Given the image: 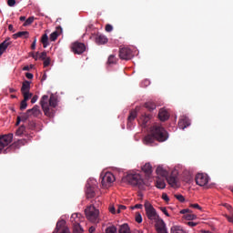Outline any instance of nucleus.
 Returning a JSON list of instances; mask_svg holds the SVG:
<instances>
[{
    "instance_id": "1",
    "label": "nucleus",
    "mask_w": 233,
    "mask_h": 233,
    "mask_svg": "<svg viewBox=\"0 0 233 233\" xmlns=\"http://www.w3.org/2000/svg\"><path fill=\"white\" fill-rule=\"evenodd\" d=\"M168 132L160 125H154L150 127L149 134H147L143 142L146 146H153L156 141L164 143L168 139Z\"/></svg>"
},
{
    "instance_id": "2",
    "label": "nucleus",
    "mask_w": 233,
    "mask_h": 233,
    "mask_svg": "<svg viewBox=\"0 0 233 233\" xmlns=\"http://www.w3.org/2000/svg\"><path fill=\"white\" fill-rule=\"evenodd\" d=\"M145 211L147 218L149 220H153L155 222V228L157 233H168L167 229V225L162 218H160L159 215L157 213L156 208L149 201H146L144 204Z\"/></svg>"
},
{
    "instance_id": "3",
    "label": "nucleus",
    "mask_w": 233,
    "mask_h": 233,
    "mask_svg": "<svg viewBox=\"0 0 233 233\" xmlns=\"http://www.w3.org/2000/svg\"><path fill=\"white\" fill-rule=\"evenodd\" d=\"M40 105L44 114L47 116V117H54L56 113L54 108L57 106V98L54 94H51L50 98L47 95H44L40 100Z\"/></svg>"
},
{
    "instance_id": "4",
    "label": "nucleus",
    "mask_w": 233,
    "mask_h": 233,
    "mask_svg": "<svg viewBox=\"0 0 233 233\" xmlns=\"http://www.w3.org/2000/svg\"><path fill=\"white\" fill-rule=\"evenodd\" d=\"M126 180L128 184L133 187H137L140 190H144L146 188L145 181L139 174H127Z\"/></svg>"
},
{
    "instance_id": "5",
    "label": "nucleus",
    "mask_w": 233,
    "mask_h": 233,
    "mask_svg": "<svg viewBox=\"0 0 233 233\" xmlns=\"http://www.w3.org/2000/svg\"><path fill=\"white\" fill-rule=\"evenodd\" d=\"M85 213L87 220L95 224L99 223V209L95 207L94 202L86 208Z\"/></svg>"
},
{
    "instance_id": "6",
    "label": "nucleus",
    "mask_w": 233,
    "mask_h": 233,
    "mask_svg": "<svg viewBox=\"0 0 233 233\" xmlns=\"http://www.w3.org/2000/svg\"><path fill=\"white\" fill-rule=\"evenodd\" d=\"M12 139H13L12 134L0 136V154L5 155L11 152V147H8V145L11 144Z\"/></svg>"
},
{
    "instance_id": "7",
    "label": "nucleus",
    "mask_w": 233,
    "mask_h": 233,
    "mask_svg": "<svg viewBox=\"0 0 233 233\" xmlns=\"http://www.w3.org/2000/svg\"><path fill=\"white\" fill-rule=\"evenodd\" d=\"M102 187L108 188L116 181L115 176L111 172H106L104 175H100Z\"/></svg>"
},
{
    "instance_id": "8",
    "label": "nucleus",
    "mask_w": 233,
    "mask_h": 233,
    "mask_svg": "<svg viewBox=\"0 0 233 233\" xmlns=\"http://www.w3.org/2000/svg\"><path fill=\"white\" fill-rule=\"evenodd\" d=\"M196 184L199 187H206L209 182V177L207 174L198 173L196 175Z\"/></svg>"
},
{
    "instance_id": "9",
    "label": "nucleus",
    "mask_w": 233,
    "mask_h": 233,
    "mask_svg": "<svg viewBox=\"0 0 233 233\" xmlns=\"http://www.w3.org/2000/svg\"><path fill=\"white\" fill-rule=\"evenodd\" d=\"M78 216H80V214L74 213V214H72V217H71L74 233H83L84 232L82 226H80L79 222H77V220H76V218H78Z\"/></svg>"
},
{
    "instance_id": "10",
    "label": "nucleus",
    "mask_w": 233,
    "mask_h": 233,
    "mask_svg": "<svg viewBox=\"0 0 233 233\" xmlns=\"http://www.w3.org/2000/svg\"><path fill=\"white\" fill-rule=\"evenodd\" d=\"M71 50L76 55H82L86 50V46L83 43L75 42L71 46Z\"/></svg>"
},
{
    "instance_id": "11",
    "label": "nucleus",
    "mask_w": 233,
    "mask_h": 233,
    "mask_svg": "<svg viewBox=\"0 0 233 233\" xmlns=\"http://www.w3.org/2000/svg\"><path fill=\"white\" fill-rule=\"evenodd\" d=\"M183 218L187 221H192L198 218V215L194 214L190 208H183L179 212Z\"/></svg>"
},
{
    "instance_id": "12",
    "label": "nucleus",
    "mask_w": 233,
    "mask_h": 233,
    "mask_svg": "<svg viewBox=\"0 0 233 233\" xmlns=\"http://www.w3.org/2000/svg\"><path fill=\"white\" fill-rule=\"evenodd\" d=\"M118 56H120L122 60H130L134 56L130 48L123 47L120 49Z\"/></svg>"
},
{
    "instance_id": "13",
    "label": "nucleus",
    "mask_w": 233,
    "mask_h": 233,
    "mask_svg": "<svg viewBox=\"0 0 233 233\" xmlns=\"http://www.w3.org/2000/svg\"><path fill=\"white\" fill-rule=\"evenodd\" d=\"M54 233H70L66 220H58Z\"/></svg>"
},
{
    "instance_id": "14",
    "label": "nucleus",
    "mask_w": 233,
    "mask_h": 233,
    "mask_svg": "<svg viewBox=\"0 0 233 233\" xmlns=\"http://www.w3.org/2000/svg\"><path fill=\"white\" fill-rule=\"evenodd\" d=\"M191 126V120L187 116H182L178 121V128L185 130Z\"/></svg>"
},
{
    "instance_id": "15",
    "label": "nucleus",
    "mask_w": 233,
    "mask_h": 233,
    "mask_svg": "<svg viewBox=\"0 0 233 233\" xmlns=\"http://www.w3.org/2000/svg\"><path fill=\"white\" fill-rule=\"evenodd\" d=\"M137 116V113L136 110L130 111L128 116H127V127L131 128L132 127V123L135 121L136 117Z\"/></svg>"
},
{
    "instance_id": "16",
    "label": "nucleus",
    "mask_w": 233,
    "mask_h": 233,
    "mask_svg": "<svg viewBox=\"0 0 233 233\" xmlns=\"http://www.w3.org/2000/svg\"><path fill=\"white\" fill-rule=\"evenodd\" d=\"M158 119H160L161 122H166L167 119H169V114L165 109H160L158 112Z\"/></svg>"
},
{
    "instance_id": "17",
    "label": "nucleus",
    "mask_w": 233,
    "mask_h": 233,
    "mask_svg": "<svg viewBox=\"0 0 233 233\" xmlns=\"http://www.w3.org/2000/svg\"><path fill=\"white\" fill-rule=\"evenodd\" d=\"M167 182L171 187H177V177L170 175L167 177Z\"/></svg>"
},
{
    "instance_id": "18",
    "label": "nucleus",
    "mask_w": 233,
    "mask_h": 233,
    "mask_svg": "<svg viewBox=\"0 0 233 233\" xmlns=\"http://www.w3.org/2000/svg\"><path fill=\"white\" fill-rule=\"evenodd\" d=\"M108 42V39L106 38V35L97 34L96 36V43L97 45H106Z\"/></svg>"
},
{
    "instance_id": "19",
    "label": "nucleus",
    "mask_w": 233,
    "mask_h": 233,
    "mask_svg": "<svg viewBox=\"0 0 233 233\" xmlns=\"http://www.w3.org/2000/svg\"><path fill=\"white\" fill-rule=\"evenodd\" d=\"M141 170L147 176L151 175L153 172V167L150 163H146L141 167Z\"/></svg>"
},
{
    "instance_id": "20",
    "label": "nucleus",
    "mask_w": 233,
    "mask_h": 233,
    "mask_svg": "<svg viewBox=\"0 0 233 233\" xmlns=\"http://www.w3.org/2000/svg\"><path fill=\"white\" fill-rule=\"evenodd\" d=\"M156 173L157 176H160L162 177H168V172L163 167L158 166L156 169Z\"/></svg>"
},
{
    "instance_id": "21",
    "label": "nucleus",
    "mask_w": 233,
    "mask_h": 233,
    "mask_svg": "<svg viewBox=\"0 0 233 233\" xmlns=\"http://www.w3.org/2000/svg\"><path fill=\"white\" fill-rule=\"evenodd\" d=\"M12 44L10 38L5 39L2 44H0V56L6 50V48Z\"/></svg>"
},
{
    "instance_id": "22",
    "label": "nucleus",
    "mask_w": 233,
    "mask_h": 233,
    "mask_svg": "<svg viewBox=\"0 0 233 233\" xmlns=\"http://www.w3.org/2000/svg\"><path fill=\"white\" fill-rule=\"evenodd\" d=\"M86 196L87 198H93L96 196L95 187L89 183L86 185Z\"/></svg>"
},
{
    "instance_id": "23",
    "label": "nucleus",
    "mask_w": 233,
    "mask_h": 233,
    "mask_svg": "<svg viewBox=\"0 0 233 233\" xmlns=\"http://www.w3.org/2000/svg\"><path fill=\"white\" fill-rule=\"evenodd\" d=\"M28 111H30V116H34V117H38V116H40L41 114V111L37 105L34 106L33 108L28 109Z\"/></svg>"
},
{
    "instance_id": "24",
    "label": "nucleus",
    "mask_w": 233,
    "mask_h": 233,
    "mask_svg": "<svg viewBox=\"0 0 233 233\" xmlns=\"http://www.w3.org/2000/svg\"><path fill=\"white\" fill-rule=\"evenodd\" d=\"M62 32H63L62 27H61V26H58V27L56 28V31H55L54 33H52V34L50 35V40H51V41H56V40L57 39L58 35H59Z\"/></svg>"
},
{
    "instance_id": "25",
    "label": "nucleus",
    "mask_w": 233,
    "mask_h": 233,
    "mask_svg": "<svg viewBox=\"0 0 233 233\" xmlns=\"http://www.w3.org/2000/svg\"><path fill=\"white\" fill-rule=\"evenodd\" d=\"M144 106L148 110V112H153V110H156L157 108L156 103L152 101L146 102Z\"/></svg>"
},
{
    "instance_id": "26",
    "label": "nucleus",
    "mask_w": 233,
    "mask_h": 233,
    "mask_svg": "<svg viewBox=\"0 0 233 233\" xmlns=\"http://www.w3.org/2000/svg\"><path fill=\"white\" fill-rule=\"evenodd\" d=\"M29 37V33L27 31H23V32H18L13 35L14 39L17 38H28Z\"/></svg>"
},
{
    "instance_id": "27",
    "label": "nucleus",
    "mask_w": 233,
    "mask_h": 233,
    "mask_svg": "<svg viewBox=\"0 0 233 233\" xmlns=\"http://www.w3.org/2000/svg\"><path fill=\"white\" fill-rule=\"evenodd\" d=\"M170 231L171 233H187V231H185L181 226H172Z\"/></svg>"
},
{
    "instance_id": "28",
    "label": "nucleus",
    "mask_w": 233,
    "mask_h": 233,
    "mask_svg": "<svg viewBox=\"0 0 233 233\" xmlns=\"http://www.w3.org/2000/svg\"><path fill=\"white\" fill-rule=\"evenodd\" d=\"M30 92V82L29 81H24L22 87H21V93Z\"/></svg>"
},
{
    "instance_id": "29",
    "label": "nucleus",
    "mask_w": 233,
    "mask_h": 233,
    "mask_svg": "<svg viewBox=\"0 0 233 233\" xmlns=\"http://www.w3.org/2000/svg\"><path fill=\"white\" fill-rule=\"evenodd\" d=\"M118 233H131L128 224H122L120 229H118Z\"/></svg>"
},
{
    "instance_id": "30",
    "label": "nucleus",
    "mask_w": 233,
    "mask_h": 233,
    "mask_svg": "<svg viewBox=\"0 0 233 233\" xmlns=\"http://www.w3.org/2000/svg\"><path fill=\"white\" fill-rule=\"evenodd\" d=\"M156 187L158 189H165L166 188V182H165V180L158 178L156 181Z\"/></svg>"
},
{
    "instance_id": "31",
    "label": "nucleus",
    "mask_w": 233,
    "mask_h": 233,
    "mask_svg": "<svg viewBox=\"0 0 233 233\" xmlns=\"http://www.w3.org/2000/svg\"><path fill=\"white\" fill-rule=\"evenodd\" d=\"M25 133V127L23 125L18 127V129L15 132L16 137H22Z\"/></svg>"
},
{
    "instance_id": "32",
    "label": "nucleus",
    "mask_w": 233,
    "mask_h": 233,
    "mask_svg": "<svg viewBox=\"0 0 233 233\" xmlns=\"http://www.w3.org/2000/svg\"><path fill=\"white\" fill-rule=\"evenodd\" d=\"M41 43L43 44L44 48H46L49 45L48 43V36L46 34L43 35L41 38Z\"/></svg>"
},
{
    "instance_id": "33",
    "label": "nucleus",
    "mask_w": 233,
    "mask_h": 233,
    "mask_svg": "<svg viewBox=\"0 0 233 233\" xmlns=\"http://www.w3.org/2000/svg\"><path fill=\"white\" fill-rule=\"evenodd\" d=\"M20 117H21L22 122H26L27 119H28L29 117H31L30 111L27 110L25 113H23Z\"/></svg>"
},
{
    "instance_id": "34",
    "label": "nucleus",
    "mask_w": 233,
    "mask_h": 233,
    "mask_svg": "<svg viewBox=\"0 0 233 233\" xmlns=\"http://www.w3.org/2000/svg\"><path fill=\"white\" fill-rule=\"evenodd\" d=\"M116 62H117V58L114 55L109 56V58H107V64L109 65H115L116 64Z\"/></svg>"
},
{
    "instance_id": "35",
    "label": "nucleus",
    "mask_w": 233,
    "mask_h": 233,
    "mask_svg": "<svg viewBox=\"0 0 233 233\" xmlns=\"http://www.w3.org/2000/svg\"><path fill=\"white\" fill-rule=\"evenodd\" d=\"M151 117H152V115L144 114V115H142L141 119H142L143 123L147 124L148 121L151 119Z\"/></svg>"
},
{
    "instance_id": "36",
    "label": "nucleus",
    "mask_w": 233,
    "mask_h": 233,
    "mask_svg": "<svg viewBox=\"0 0 233 233\" xmlns=\"http://www.w3.org/2000/svg\"><path fill=\"white\" fill-rule=\"evenodd\" d=\"M23 96H24V101H29V99H31V97L33 96V94L30 93V91L28 92H23L22 93Z\"/></svg>"
},
{
    "instance_id": "37",
    "label": "nucleus",
    "mask_w": 233,
    "mask_h": 233,
    "mask_svg": "<svg viewBox=\"0 0 233 233\" xmlns=\"http://www.w3.org/2000/svg\"><path fill=\"white\" fill-rule=\"evenodd\" d=\"M106 233H117V229L116 226H109L107 228H106Z\"/></svg>"
},
{
    "instance_id": "38",
    "label": "nucleus",
    "mask_w": 233,
    "mask_h": 233,
    "mask_svg": "<svg viewBox=\"0 0 233 233\" xmlns=\"http://www.w3.org/2000/svg\"><path fill=\"white\" fill-rule=\"evenodd\" d=\"M174 197L181 203H184L186 201L185 197L181 194H175Z\"/></svg>"
},
{
    "instance_id": "39",
    "label": "nucleus",
    "mask_w": 233,
    "mask_h": 233,
    "mask_svg": "<svg viewBox=\"0 0 233 233\" xmlns=\"http://www.w3.org/2000/svg\"><path fill=\"white\" fill-rule=\"evenodd\" d=\"M34 20H35V17L31 16L27 20H25V24L23 25L24 26L30 25L31 24H33Z\"/></svg>"
},
{
    "instance_id": "40",
    "label": "nucleus",
    "mask_w": 233,
    "mask_h": 233,
    "mask_svg": "<svg viewBox=\"0 0 233 233\" xmlns=\"http://www.w3.org/2000/svg\"><path fill=\"white\" fill-rule=\"evenodd\" d=\"M27 107V101L26 100H22L20 103V110H25Z\"/></svg>"
},
{
    "instance_id": "41",
    "label": "nucleus",
    "mask_w": 233,
    "mask_h": 233,
    "mask_svg": "<svg viewBox=\"0 0 233 233\" xmlns=\"http://www.w3.org/2000/svg\"><path fill=\"white\" fill-rule=\"evenodd\" d=\"M93 202H94L96 208L99 207L101 204V200H100L99 197L96 198V199H93L91 201L92 205H93Z\"/></svg>"
},
{
    "instance_id": "42",
    "label": "nucleus",
    "mask_w": 233,
    "mask_h": 233,
    "mask_svg": "<svg viewBox=\"0 0 233 233\" xmlns=\"http://www.w3.org/2000/svg\"><path fill=\"white\" fill-rule=\"evenodd\" d=\"M189 208L198 209L200 211L202 210V207L198 203L190 204Z\"/></svg>"
},
{
    "instance_id": "43",
    "label": "nucleus",
    "mask_w": 233,
    "mask_h": 233,
    "mask_svg": "<svg viewBox=\"0 0 233 233\" xmlns=\"http://www.w3.org/2000/svg\"><path fill=\"white\" fill-rule=\"evenodd\" d=\"M135 220L137 223L140 224L143 221L141 214L137 213L136 214Z\"/></svg>"
},
{
    "instance_id": "44",
    "label": "nucleus",
    "mask_w": 233,
    "mask_h": 233,
    "mask_svg": "<svg viewBox=\"0 0 233 233\" xmlns=\"http://www.w3.org/2000/svg\"><path fill=\"white\" fill-rule=\"evenodd\" d=\"M35 127H36V125H35V123L34 121H29L28 129L35 130Z\"/></svg>"
},
{
    "instance_id": "45",
    "label": "nucleus",
    "mask_w": 233,
    "mask_h": 233,
    "mask_svg": "<svg viewBox=\"0 0 233 233\" xmlns=\"http://www.w3.org/2000/svg\"><path fill=\"white\" fill-rule=\"evenodd\" d=\"M127 207L125 205H118V208L116 209V213H121V211L126 210Z\"/></svg>"
},
{
    "instance_id": "46",
    "label": "nucleus",
    "mask_w": 233,
    "mask_h": 233,
    "mask_svg": "<svg viewBox=\"0 0 233 233\" xmlns=\"http://www.w3.org/2000/svg\"><path fill=\"white\" fill-rule=\"evenodd\" d=\"M160 210L163 212V214H164L165 216L170 217V215H169V213H168L167 208L161 207V208H160Z\"/></svg>"
},
{
    "instance_id": "47",
    "label": "nucleus",
    "mask_w": 233,
    "mask_h": 233,
    "mask_svg": "<svg viewBox=\"0 0 233 233\" xmlns=\"http://www.w3.org/2000/svg\"><path fill=\"white\" fill-rule=\"evenodd\" d=\"M162 199L166 202H168L169 201V197L167 193H163L162 194Z\"/></svg>"
},
{
    "instance_id": "48",
    "label": "nucleus",
    "mask_w": 233,
    "mask_h": 233,
    "mask_svg": "<svg viewBox=\"0 0 233 233\" xmlns=\"http://www.w3.org/2000/svg\"><path fill=\"white\" fill-rule=\"evenodd\" d=\"M187 225L189 226L190 228H195L198 224V222H191V221H189V222H187Z\"/></svg>"
},
{
    "instance_id": "49",
    "label": "nucleus",
    "mask_w": 233,
    "mask_h": 233,
    "mask_svg": "<svg viewBox=\"0 0 233 233\" xmlns=\"http://www.w3.org/2000/svg\"><path fill=\"white\" fill-rule=\"evenodd\" d=\"M46 52H43L41 54H39V59L45 60L46 59Z\"/></svg>"
},
{
    "instance_id": "50",
    "label": "nucleus",
    "mask_w": 233,
    "mask_h": 233,
    "mask_svg": "<svg viewBox=\"0 0 233 233\" xmlns=\"http://www.w3.org/2000/svg\"><path fill=\"white\" fill-rule=\"evenodd\" d=\"M113 26L111 25H106V32H112L113 31Z\"/></svg>"
},
{
    "instance_id": "51",
    "label": "nucleus",
    "mask_w": 233,
    "mask_h": 233,
    "mask_svg": "<svg viewBox=\"0 0 233 233\" xmlns=\"http://www.w3.org/2000/svg\"><path fill=\"white\" fill-rule=\"evenodd\" d=\"M50 65V58L47 57L46 59L44 60V66L46 67Z\"/></svg>"
},
{
    "instance_id": "52",
    "label": "nucleus",
    "mask_w": 233,
    "mask_h": 233,
    "mask_svg": "<svg viewBox=\"0 0 233 233\" xmlns=\"http://www.w3.org/2000/svg\"><path fill=\"white\" fill-rule=\"evenodd\" d=\"M142 209L143 205L142 204H136L134 207H132V209Z\"/></svg>"
},
{
    "instance_id": "53",
    "label": "nucleus",
    "mask_w": 233,
    "mask_h": 233,
    "mask_svg": "<svg viewBox=\"0 0 233 233\" xmlns=\"http://www.w3.org/2000/svg\"><path fill=\"white\" fill-rule=\"evenodd\" d=\"M7 5H8L10 7H13V6H15V0H8V1H7Z\"/></svg>"
},
{
    "instance_id": "54",
    "label": "nucleus",
    "mask_w": 233,
    "mask_h": 233,
    "mask_svg": "<svg viewBox=\"0 0 233 233\" xmlns=\"http://www.w3.org/2000/svg\"><path fill=\"white\" fill-rule=\"evenodd\" d=\"M37 99H38V96L35 95V96L32 97V99H31L32 105H34L35 103H36Z\"/></svg>"
},
{
    "instance_id": "55",
    "label": "nucleus",
    "mask_w": 233,
    "mask_h": 233,
    "mask_svg": "<svg viewBox=\"0 0 233 233\" xmlns=\"http://www.w3.org/2000/svg\"><path fill=\"white\" fill-rule=\"evenodd\" d=\"M36 41H37V39H36V37H35L34 42H33V44H32V46H31V49H32V50H35V49Z\"/></svg>"
},
{
    "instance_id": "56",
    "label": "nucleus",
    "mask_w": 233,
    "mask_h": 233,
    "mask_svg": "<svg viewBox=\"0 0 233 233\" xmlns=\"http://www.w3.org/2000/svg\"><path fill=\"white\" fill-rule=\"evenodd\" d=\"M109 212H111V214H116V208L114 206L109 207Z\"/></svg>"
},
{
    "instance_id": "57",
    "label": "nucleus",
    "mask_w": 233,
    "mask_h": 233,
    "mask_svg": "<svg viewBox=\"0 0 233 233\" xmlns=\"http://www.w3.org/2000/svg\"><path fill=\"white\" fill-rule=\"evenodd\" d=\"M32 56L35 60H37L39 58V53L36 52L35 54H32Z\"/></svg>"
},
{
    "instance_id": "58",
    "label": "nucleus",
    "mask_w": 233,
    "mask_h": 233,
    "mask_svg": "<svg viewBox=\"0 0 233 233\" xmlns=\"http://www.w3.org/2000/svg\"><path fill=\"white\" fill-rule=\"evenodd\" d=\"M31 68H33V66H32V65H31L30 66H25L23 67V70H24V71H29Z\"/></svg>"
},
{
    "instance_id": "59",
    "label": "nucleus",
    "mask_w": 233,
    "mask_h": 233,
    "mask_svg": "<svg viewBox=\"0 0 233 233\" xmlns=\"http://www.w3.org/2000/svg\"><path fill=\"white\" fill-rule=\"evenodd\" d=\"M25 76L28 78V79H32L34 77L33 74L31 73H26L25 74Z\"/></svg>"
},
{
    "instance_id": "60",
    "label": "nucleus",
    "mask_w": 233,
    "mask_h": 233,
    "mask_svg": "<svg viewBox=\"0 0 233 233\" xmlns=\"http://www.w3.org/2000/svg\"><path fill=\"white\" fill-rule=\"evenodd\" d=\"M21 122H22L21 117L18 116L15 126L18 127Z\"/></svg>"
},
{
    "instance_id": "61",
    "label": "nucleus",
    "mask_w": 233,
    "mask_h": 233,
    "mask_svg": "<svg viewBox=\"0 0 233 233\" xmlns=\"http://www.w3.org/2000/svg\"><path fill=\"white\" fill-rule=\"evenodd\" d=\"M96 231V228L94 227V226H91L90 228H89V232L90 233H94Z\"/></svg>"
},
{
    "instance_id": "62",
    "label": "nucleus",
    "mask_w": 233,
    "mask_h": 233,
    "mask_svg": "<svg viewBox=\"0 0 233 233\" xmlns=\"http://www.w3.org/2000/svg\"><path fill=\"white\" fill-rule=\"evenodd\" d=\"M227 218L230 223H233V216H228Z\"/></svg>"
},
{
    "instance_id": "63",
    "label": "nucleus",
    "mask_w": 233,
    "mask_h": 233,
    "mask_svg": "<svg viewBox=\"0 0 233 233\" xmlns=\"http://www.w3.org/2000/svg\"><path fill=\"white\" fill-rule=\"evenodd\" d=\"M8 29H9V31L13 32V30H14L13 25H10L8 26Z\"/></svg>"
},
{
    "instance_id": "64",
    "label": "nucleus",
    "mask_w": 233,
    "mask_h": 233,
    "mask_svg": "<svg viewBox=\"0 0 233 233\" xmlns=\"http://www.w3.org/2000/svg\"><path fill=\"white\" fill-rule=\"evenodd\" d=\"M133 233H143V231H138V229H135Z\"/></svg>"
}]
</instances>
